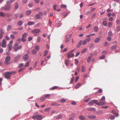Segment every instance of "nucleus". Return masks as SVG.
<instances>
[{"label": "nucleus", "instance_id": "obj_44", "mask_svg": "<svg viewBox=\"0 0 120 120\" xmlns=\"http://www.w3.org/2000/svg\"><path fill=\"white\" fill-rule=\"evenodd\" d=\"M91 57H89L87 59V62H90V61L91 60Z\"/></svg>", "mask_w": 120, "mask_h": 120}, {"label": "nucleus", "instance_id": "obj_64", "mask_svg": "<svg viewBox=\"0 0 120 120\" xmlns=\"http://www.w3.org/2000/svg\"><path fill=\"white\" fill-rule=\"evenodd\" d=\"M12 33H13L14 34H15L16 35H17L18 34V33L17 31H14L12 32Z\"/></svg>", "mask_w": 120, "mask_h": 120}, {"label": "nucleus", "instance_id": "obj_49", "mask_svg": "<svg viewBox=\"0 0 120 120\" xmlns=\"http://www.w3.org/2000/svg\"><path fill=\"white\" fill-rule=\"evenodd\" d=\"M105 56L104 55H102L100 57V59H104L105 58Z\"/></svg>", "mask_w": 120, "mask_h": 120}, {"label": "nucleus", "instance_id": "obj_19", "mask_svg": "<svg viewBox=\"0 0 120 120\" xmlns=\"http://www.w3.org/2000/svg\"><path fill=\"white\" fill-rule=\"evenodd\" d=\"M45 100V98L44 97H42L40 98L39 100L41 102L44 101Z\"/></svg>", "mask_w": 120, "mask_h": 120}, {"label": "nucleus", "instance_id": "obj_7", "mask_svg": "<svg viewBox=\"0 0 120 120\" xmlns=\"http://www.w3.org/2000/svg\"><path fill=\"white\" fill-rule=\"evenodd\" d=\"M21 56L20 55H18L15 57L14 58V61L16 63L18 62V60L20 58Z\"/></svg>", "mask_w": 120, "mask_h": 120}, {"label": "nucleus", "instance_id": "obj_52", "mask_svg": "<svg viewBox=\"0 0 120 120\" xmlns=\"http://www.w3.org/2000/svg\"><path fill=\"white\" fill-rule=\"evenodd\" d=\"M88 110L90 111H95V109L94 108H90L89 109H88Z\"/></svg>", "mask_w": 120, "mask_h": 120}, {"label": "nucleus", "instance_id": "obj_41", "mask_svg": "<svg viewBox=\"0 0 120 120\" xmlns=\"http://www.w3.org/2000/svg\"><path fill=\"white\" fill-rule=\"evenodd\" d=\"M102 53L103 54H106L108 53V52L106 50H104L102 51Z\"/></svg>", "mask_w": 120, "mask_h": 120}, {"label": "nucleus", "instance_id": "obj_10", "mask_svg": "<svg viewBox=\"0 0 120 120\" xmlns=\"http://www.w3.org/2000/svg\"><path fill=\"white\" fill-rule=\"evenodd\" d=\"M15 0H9L6 1V4L7 5H10Z\"/></svg>", "mask_w": 120, "mask_h": 120}, {"label": "nucleus", "instance_id": "obj_55", "mask_svg": "<svg viewBox=\"0 0 120 120\" xmlns=\"http://www.w3.org/2000/svg\"><path fill=\"white\" fill-rule=\"evenodd\" d=\"M9 51H10L11 50L12 46H11L9 45L8 46Z\"/></svg>", "mask_w": 120, "mask_h": 120}, {"label": "nucleus", "instance_id": "obj_32", "mask_svg": "<svg viewBox=\"0 0 120 120\" xmlns=\"http://www.w3.org/2000/svg\"><path fill=\"white\" fill-rule=\"evenodd\" d=\"M110 119L111 120H113L114 119L115 117L113 115H111L109 117Z\"/></svg>", "mask_w": 120, "mask_h": 120}, {"label": "nucleus", "instance_id": "obj_27", "mask_svg": "<svg viewBox=\"0 0 120 120\" xmlns=\"http://www.w3.org/2000/svg\"><path fill=\"white\" fill-rule=\"evenodd\" d=\"M87 50V49H84L82 51H81V53H84Z\"/></svg>", "mask_w": 120, "mask_h": 120}, {"label": "nucleus", "instance_id": "obj_16", "mask_svg": "<svg viewBox=\"0 0 120 120\" xmlns=\"http://www.w3.org/2000/svg\"><path fill=\"white\" fill-rule=\"evenodd\" d=\"M82 41L81 40L80 41H79L77 45V48H79L80 47V45H81L82 44Z\"/></svg>", "mask_w": 120, "mask_h": 120}, {"label": "nucleus", "instance_id": "obj_15", "mask_svg": "<svg viewBox=\"0 0 120 120\" xmlns=\"http://www.w3.org/2000/svg\"><path fill=\"white\" fill-rule=\"evenodd\" d=\"M117 47V45H115L112 46L111 48V50H114L116 47Z\"/></svg>", "mask_w": 120, "mask_h": 120}, {"label": "nucleus", "instance_id": "obj_57", "mask_svg": "<svg viewBox=\"0 0 120 120\" xmlns=\"http://www.w3.org/2000/svg\"><path fill=\"white\" fill-rule=\"evenodd\" d=\"M35 49L37 50H38L39 49V46L38 45L36 46L35 47Z\"/></svg>", "mask_w": 120, "mask_h": 120}, {"label": "nucleus", "instance_id": "obj_56", "mask_svg": "<svg viewBox=\"0 0 120 120\" xmlns=\"http://www.w3.org/2000/svg\"><path fill=\"white\" fill-rule=\"evenodd\" d=\"M5 38L8 41L9 40V38L8 36L7 35L5 37Z\"/></svg>", "mask_w": 120, "mask_h": 120}, {"label": "nucleus", "instance_id": "obj_25", "mask_svg": "<svg viewBox=\"0 0 120 120\" xmlns=\"http://www.w3.org/2000/svg\"><path fill=\"white\" fill-rule=\"evenodd\" d=\"M81 85V84L79 83H78L77 84V85H76V86L75 87V88L77 89L79 88L80 86Z\"/></svg>", "mask_w": 120, "mask_h": 120}, {"label": "nucleus", "instance_id": "obj_33", "mask_svg": "<svg viewBox=\"0 0 120 120\" xmlns=\"http://www.w3.org/2000/svg\"><path fill=\"white\" fill-rule=\"evenodd\" d=\"M15 9H17L18 7V4L17 3H15Z\"/></svg>", "mask_w": 120, "mask_h": 120}, {"label": "nucleus", "instance_id": "obj_1", "mask_svg": "<svg viewBox=\"0 0 120 120\" xmlns=\"http://www.w3.org/2000/svg\"><path fill=\"white\" fill-rule=\"evenodd\" d=\"M95 103L96 104L99 105H103L106 104V103L104 101H101L99 103L97 100H94L89 102V104L90 105H93Z\"/></svg>", "mask_w": 120, "mask_h": 120}, {"label": "nucleus", "instance_id": "obj_8", "mask_svg": "<svg viewBox=\"0 0 120 120\" xmlns=\"http://www.w3.org/2000/svg\"><path fill=\"white\" fill-rule=\"evenodd\" d=\"M6 46V42L4 39H3L2 41V47L5 48Z\"/></svg>", "mask_w": 120, "mask_h": 120}, {"label": "nucleus", "instance_id": "obj_45", "mask_svg": "<svg viewBox=\"0 0 120 120\" xmlns=\"http://www.w3.org/2000/svg\"><path fill=\"white\" fill-rule=\"evenodd\" d=\"M112 22H109L108 23V26L109 27H111V26L112 25Z\"/></svg>", "mask_w": 120, "mask_h": 120}, {"label": "nucleus", "instance_id": "obj_22", "mask_svg": "<svg viewBox=\"0 0 120 120\" xmlns=\"http://www.w3.org/2000/svg\"><path fill=\"white\" fill-rule=\"evenodd\" d=\"M69 60H66L65 61V64L66 66H67L68 65L69 62Z\"/></svg>", "mask_w": 120, "mask_h": 120}, {"label": "nucleus", "instance_id": "obj_23", "mask_svg": "<svg viewBox=\"0 0 120 120\" xmlns=\"http://www.w3.org/2000/svg\"><path fill=\"white\" fill-rule=\"evenodd\" d=\"M32 52L33 53V54H36L37 52V51L35 49H33L32 50Z\"/></svg>", "mask_w": 120, "mask_h": 120}, {"label": "nucleus", "instance_id": "obj_42", "mask_svg": "<svg viewBox=\"0 0 120 120\" xmlns=\"http://www.w3.org/2000/svg\"><path fill=\"white\" fill-rule=\"evenodd\" d=\"M86 14L87 15H90L91 14V11L87 12L86 13Z\"/></svg>", "mask_w": 120, "mask_h": 120}, {"label": "nucleus", "instance_id": "obj_59", "mask_svg": "<svg viewBox=\"0 0 120 120\" xmlns=\"http://www.w3.org/2000/svg\"><path fill=\"white\" fill-rule=\"evenodd\" d=\"M116 23L118 24H119L120 23V20L119 19L117 20L116 21Z\"/></svg>", "mask_w": 120, "mask_h": 120}, {"label": "nucleus", "instance_id": "obj_14", "mask_svg": "<svg viewBox=\"0 0 120 120\" xmlns=\"http://www.w3.org/2000/svg\"><path fill=\"white\" fill-rule=\"evenodd\" d=\"M79 118L81 120H85V117L82 115L80 116H79Z\"/></svg>", "mask_w": 120, "mask_h": 120}, {"label": "nucleus", "instance_id": "obj_40", "mask_svg": "<svg viewBox=\"0 0 120 120\" xmlns=\"http://www.w3.org/2000/svg\"><path fill=\"white\" fill-rule=\"evenodd\" d=\"M0 34H2V35H3V34H4V31L3 29H0Z\"/></svg>", "mask_w": 120, "mask_h": 120}, {"label": "nucleus", "instance_id": "obj_53", "mask_svg": "<svg viewBox=\"0 0 120 120\" xmlns=\"http://www.w3.org/2000/svg\"><path fill=\"white\" fill-rule=\"evenodd\" d=\"M57 87L56 86H54L52 87V88L50 89V90H53L56 89L57 88Z\"/></svg>", "mask_w": 120, "mask_h": 120}, {"label": "nucleus", "instance_id": "obj_43", "mask_svg": "<svg viewBox=\"0 0 120 120\" xmlns=\"http://www.w3.org/2000/svg\"><path fill=\"white\" fill-rule=\"evenodd\" d=\"M21 41L22 42H25L26 41V40L24 38H22L21 39Z\"/></svg>", "mask_w": 120, "mask_h": 120}, {"label": "nucleus", "instance_id": "obj_21", "mask_svg": "<svg viewBox=\"0 0 120 120\" xmlns=\"http://www.w3.org/2000/svg\"><path fill=\"white\" fill-rule=\"evenodd\" d=\"M31 11L30 10L27 11L26 12V15H28L31 14Z\"/></svg>", "mask_w": 120, "mask_h": 120}, {"label": "nucleus", "instance_id": "obj_30", "mask_svg": "<svg viewBox=\"0 0 120 120\" xmlns=\"http://www.w3.org/2000/svg\"><path fill=\"white\" fill-rule=\"evenodd\" d=\"M22 24V22L21 21H19L18 22V24L19 26H20Z\"/></svg>", "mask_w": 120, "mask_h": 120}, {"label": "nucleus", "instance_id": "obj_61", "mask_svg": "<svg viewBox=\"0 0 120 120\" xmlns=\"http://www.w3.org/2000/svg\"><path fill=\"white\" fill-rule=\"evenodd\" d=\"M113 20V18L112 17H110L109 19V21H112Z\"/></svg>", "mask_w": 120, "mask_h": 120}, {"label": "nucleus", "instance_id": "obj_20", "mask_svg": "<svg viewBox=\"0 0 120 120\" xmlns=\"http://www.w3.org/2000/svg\"><path fill=\"white\" fill-rule=\"evenodd\" d=\"M0 16L1 17H4L5 16V14L2 12H0Z\"/></svg>", "mask_w": 120, "mask_h": 120}, {"label": "nucleus", "instance_id": "obj_11", "mask_svg": "<svg viewBox=\"0 0 120 120\" xmlns=\"http://www.w3.org/2000/svg\"><path fill=\"white\" fill-rule=\"evenodd\" d=\"M74 55L73 53H71L69 52L68 53V58H71L74 56Z\"/></svg>", "mask_w": 120, "mask_h": 120}, {"label": "nucleus", "instance_id": "obj_39", "mask_svg": "<svg viewBox=\"0 0 120 120\" xmlns=\"http://www.w3.org/2000/svg\"><path fill=\"white\" fill-rule=\"evenodd\" d=\"M13 49L15 50V51H17L18 50V46L15 47V46H14L13 47Z\"/></svg>", "mask_w": 120, "mask_h": 120}, {"label": "nucleus", "instance_id": "obj_50", "mask_svg": "<svg viewBox=\"0 0 120 120\" xmlns=\"http://www.w3.org/2000/svg\"><path fill=\"white\" fill-rule=\"evenodd\" d=\"M10 37L11 38L13 39H14L15 38V37L14 35L13 34H11L10 36Z\"/></svg>", "mask_w": 120, "mask_h": 120}, {"label": "nucleus", "instance_id": "obj_6", "mask_svg": "<svg viewBox=\"0 0 120 120\" xmlns=\"http://www.w3.org/2000/svg\"><path fill=\"white\" fill-rule=\"evenodd\" d=\"M11 8V6L10 5H8L6 6L5 7H2L1 8V9L2 10H4L6 11H8Z\"/></svg>", "mask_w": 120, "mask_h": 120}, {"label": "nucleus", "instance_id": "obj_29", "mask_svg": "<svg viewBox=\"0 0 120 120\" xmlns=\"http://www.w3.org/2000/svg\"><path fill=\"white\" fill-rule=\"evenodd\" d=\"M27 35V34L26 33H25L24 34L22 35V38H25L26 37Z\"/></svg>", "mask_w": 120, "mask_h": 120}, {"label": "nucleus", "instance_id": "obj_24", "mask_svg": "<svg viewBox=\"0 0 120 120\" xmlns=\"http://www.w3.org/2000/svg\"><path fill=\"white\" fill-rule=\"evenodd\" d=\"M94 31L95 32H97L98 30V27L96 26H95L94 27Z\"/></svg>", "mask_w": 120, "mask_h": 120}, {"label": "nucleus", "instance_id": "obj_38", "mask_svg": "<svg viewBox=\"0 0 120 120\" xmlns=\"http://www.w3.org/2000/svg\"><path fill=\"white\" fill-rule=\"evenodd\" d=\"M41 40V38L40 37L38 36V37L37 39V41L39 42H40Z\"/></svg>", "mask_w": 120, "mask_h": 120}, {"label": "nucleus", "instance_id": "obj_58", "mask_svg": "<svg viewBox=\"0 0 120 120\" xmlns=\"http://www.w3.org/2000/svg\"><path fill=\"white\" fill-rule=\"evenodd\" d=\"M111 39V38L110 37H108L107 38V40L108 41H110Z\"/></svg>", "mask_w": 120, "mask_h": 120}, {"label": "nucleus", "instance_id": "obj_54", "mask_svg": "<svg viewBox=\"0 0 120 120\" xmlns=\"http://www.w3.org/2000/svg\"><path fill=\"white\" fill-rule=\"evenodd\" d=\"M62 117V115H59L56 118L57 119H59L61 118Z\"/></svg>", "mask_w": 120, "mask_h": 120}, {"label": "nucleus", "instance_id": "obj_17", "mask_svg": "<svg viewBox=\"0 0 120 120\" xmlns=\"http://www.w3.org/2000/svg\"><path fill=\"white\" fill-rule=\"evenodd\" d=\"M100 38L99 37H98L96 38L94 40V42L95 43L98 42L100 41Z\"/></svg>", "mask_w": 120, "mask_h": 120}, {"label": "nucleus", "instance_id": "obj_9", "mask_svg": "<svg viewBox=\"0 0 120 120\" xmlns=\"http://www.w3.org/2000/svg\"><path fill=\"white\" fill-rule=\"evenodd\" d=\"M29 55L28 54L24 55L23 56V59L25 61H26L29 59Z\"/></svg>", "mask_w": 120, "mask_h": 120}, {"label": "nucleus", "instance_id": "obj_13", "mask_svg": "<svg viewBox=\"0 0 120 120\" xmlns=\"http://www.w3.org/2000/svg\"><path fill=\"white\" fill-rule=\"evenodd\" d=\"M87 117L88 118L90 119H95L96 118V116L94 115H90L88 116Z\"/></svg>", "mask_w": 120, "mask_h": 120}, {"label": "nucleus", "instance_id": "obj_2", "mask_svg": "<svg viewBox=\"0 0 120 120\" xmlns=\"http://www.w3.org/2000/svg\"><path fill=\"white\" fill-rule=\"evenodd\" d=\"M16 73L15 71H12L11 72H7L4 74L5 77L7 79H9L12 75Z\"/></svg>", "mask_w": 120, "mask_h": 120}, {"label": "nucleus", "instance_id": "obj_34", "mask_svg": "<svg viewBox=\"0 0 120 120\" xmlns=\"http://www.w3.org/2000/svg\"><path fill=\"white\" fill-rule=\"evenodd\" d=\"M108 35L109 36H112V32L111 31L109 32L108 33Z\"/></svg>", "mask_w": 120, "mask_h": 120}, {"label": "nucleus", "instance_id": "obj_62", "mask_svg": "<svg viewBox=\"0 0 120 120\" xmlns=\"http://www.w3.org/2000/svg\"><path fill=\"white\" fill-rule=\"evenodd\" d=\"M28 6L30 7H32L33 6V4L32 3H29L28 4Z\"/></svg>", "mask_w": 120, "mask_h": 120}, {"label": "nucleus", "instance_id": "obj_3", "mask_svg": "<svg viewBox=\"0 0 120 120\" xmlns=\"http://www.w3.org/2000/svg\"><path fill=\"white\" fill-rule=\"evenodd\" d=\"M11 57L10 56H7L5 58L4 61V63L6 64H9L10 63Z\"/></svg>", "mask_w": 120, "mask_h": 120}, {"label": "nucleus", "instance_id": "obj_31", "mask_svg": "<svg viewBox=\"0 0 120 120\" xmlns=\"http://www.w3.org/2000/svg\"><path fill=\"white\" fill-rule=\"evenodd\" d=\"M116 30L117 32H119L120 31V26H117L116 28Z\"/></svg>", "mask_w": 120, "mask_h": 120}, {"label": "nucleus", "instance_id": "obj_47", "mask_svg": "<svg viewBox=\"0 0 120 120\" xmlns=\"http://www.w3.org/2000/svg\"><path fill=\"white\" fill-rule=\"evenodd\" d=\"M82 72H84L85 71V70L84 69L85 67L84 66L82 65Z\"/></svg>", "mask_w": 120, "mask_h": 120}, {"label": "nucleus", "instance_id": "obj_18", "mask_svg": "<svg viewBox=\"0 0 120 120\" xmlns=\"http://www.w3.org/2000/svg\"><path fill=\"white\" fill-rule=\"evenodd\" d=\"M67 99H65L64 98H62L60 99L59 100V101L63 103L67 101Z\"/></svg>", "mask_w": 120, "mask_h": 120}, {"label": "nucleus", "instance_id": "obj_63", "mask_svg": "<svg viewBox=\"0 0 120 120\" xmlns=\"http://www.w3.org/2000/svg\"><path fill=\"white\" fill-rule=\"evenodd\" d=\"M98 92L99 93H102V91L101 89H100L98 90Z\"/></svg>", "mask_w": 120, "mask_h": 120}, {"label": "nucleus", "instance_id": "obj_28", "mask_svg": "<svg viewBox=\"0 0 120 120\" xmlns=\"http://www.w3.org/2000/svg\"><path fill=\"white\" fill-rule=\"evenodd\" d=\"M35 18L37 19H38L40 18L41 17V16H40V15L38 14H36L35 15Z\"/></svg>", "mask_w": 120, "mask_h": 120}, {"label": "nucleus", "instance_id": "obj_48", "mask_svg": "<svg viewBox=\"0 0 120 120\" xmlns=\"http://www.w3.org/2000/svg\"><path fill=\"white\" fill-rule=\"evenodd\" d=\"M60 6L62 8H65L66 7V6L63 4H62Z\"/></svg>", "mask_w": 120, "mask_h": 120}, {"label": "nucleus", "instance_id": "obj_46", "mask_svg": "<svg viewBox=\"0 0 120 120\" xmlns=\"http://www.w3.org/2000/svg\"><path fill=\"white\" fill-rule=\"evenodd\" d=\"M90 38H88L87 39H86L85 40L87 42H90Z\"/></svg>", "mask_w": 120, "mask_h": 120}, {"label": "nucleus", "instance_id": "obj_5", "mask_svg": "<svg viewBox=\"0 0 120 120\" xmlns=\"http://www.w3.org/2000/svg\"><path fill=\"white\" fill-rule=\"evenodd\" d=\"M41 32V30L38 29H35L32 30L31 32L34 34V36H37V34L40 33Z\"/></svg>", "mask_w": 120, "mask_h": 120}, {"label": "nucleus", "instance_id": "obj_4", "mask_svg": "<svg viewBox=\"0 0 120 120\" xmlns=\"http://www.w3.org/2000/svg\"><path fill=\"white\" fill-rule=\"evenodd\" d=\"M43 118L42 116L40 115H37L33 116L32 117L33 119H35L37 120H41Z\"/></svg>", "mask_w": 120, "mask_h": 120}, {"label": "nucleus", "instance_id": "obj_12", "mask_svg": "<svg viewBox=\"0 0 120 120\" xmlns=\"http://www.w3.org/2000/svg\"><path fill=\"white\" fill-rule=\"evenodd\" d=\"M103 113V112L102 111L98 110L96 112V113L97 115H101Z\"/></svg>", "mask_w": 120, "mask_h": 120}, {"label": "nucleus", "instance_id": "obj_51", "mask_svg": "<svg viewBox=\"0 0 120 120\" xmlns=\"http://www.w3.org/2000/svg\"><path fill=\"white\" fill-rule=\"evenodd\" d=\"M48 53V51L47 50H45L44 52L45 54L44 55V56H45Z\"/></svg>", "mask_w": 120, "mask_h": 120}, {"label": "nucleus", "instance_id": "obj_35", "mask_svg": "<svg viewBox=\"0 0 120 120\" xmlns=\"http://www.w3.org/2000/svg\"><path fill=\"white\" fill-rule=\"evenodd\" d=\"M103 24L104 26H106L107 25V22L105 21H103Z\"/></svg>", "mask_w": 120, "mask_h": 120}, {"label": "nucleus", "instance_id": "obj_60", "mask_svg": "<svg viewBox=\"0 0 120 120\" xmlns=\"http://www.w3.org/2000/svg\"><path fill=\"white\" fill-rule=\"evenodd\" d=\"M87 42L85 40H84L82 44L83 45H85L86 44Z\"/></svg>", "mask_w": 120, "mask_h": 120}, {"label": "nucleus", "instance_id": "obj_36", "mask_svg": "<svg viewBox=\"0 0 120 120\" xmlns=\"http://www.w3.org/2000/svg\"><path fill=\"white\" fill-rule=\"evenodd\" d=\"M34 24V22H30L28 23V24L29 25H32Z\"/></svg>", "mask_w": 120, "mask_h": 120}, {"label": "nucleus", "instance_id": "obj_37", "mask_svg": "<svg viewBox=\"0 0 120 120\" xmlns=\"http://www.w3.org/2000/svg\"><path fill=\"white\" fill-rule=\"evenodd\" d=\"M11 28V26L10 25H8L7 28V30L8 31L9 30H10Z\"/></svg>", "mask_w": 120, "mask_h": 120}, {"label": "nucleus", "instance_id": "obj_26", "mask_svg": "<svg viewBox=\"0 0 120 120\" xmlns=\"http://www.w3.org/2000/svg\"><path fill=\"white\" fill-rule=\"evenodd\" d=\"M50 94H47L45 95V99L46 98H47V99H49L50 98Z\"/></svg>", "mask_w": 120, "mask_h": 120}]
</instances>
